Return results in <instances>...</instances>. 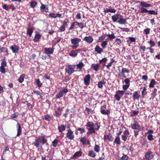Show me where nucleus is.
Instances as JSON below:
<instances>
[{"label": "nucleus", "instance_id": "9b49d317", "mask_svg": "<svg viewBox=\"0 0 160 160\" xmlns=\"http://www.w3.org/2000/svg\"><path fill=\"white\" fill-rule=\"evenodd\" d=\"M62 17V14L60 13L56 14L54 13L51 12L49 14V17L51 18H60Z\"/></svg>", "mask_w": 160, "mask_h": 160}, {"label": "nucleus", "instance_id": "ea45409f", "mask_svg": "<svg viewBox=\"0 0 160 160\" xmlns=\"http://www.w3.org/2000/svg\"><path fill=\"white\" fill-rule=\"evenodd\" d=\"M55 115L57 117H59L61 115V111L60 110V108H58V110L56 111Z\"/></svg>", "mask_w": 160, "mask_h": 160}, {"label": "nucleus", "instance_id": "e433bc0d", "mask_svg": "<svg viewBox=\"0 0 160 160\" xmlns=\"http://www.w3.org/2000/svg\"><path fill=\"white\" fill-rule=\"evenodd\" d=\"M100 127V124L99 123H94V130H98Z\"/></svg>", "mask_w": 160, "mask_h": 160}, {"label": "nucleus", "instance_id": "cd10ccee", "mask_svg": "<svg viewBox=\"0 0 160 160\" xmlns=\"http://www.w3.org/2000/svg\"><path fill=\"white\" fill-rule=\"evenodd\" d=\"M33 30L31 27H29L27 30V34L30 37L33 32Z\"/></svg>", "mask_w": 160, "mask_h": 160}, {"label": "nucleus", "instance_id": "7ed1b4c3", "mask_svg": "<svg viewBox=\"0 0 160 160\" xmlns=\"http://www.w3.org/2000/svg\"><path fill=\"white\" fill-rule=\"evenodd\" d=\"M66 137L69 139L73 140L75 137L73 132L70 129H68L67 132L66 133Z\"/></svg>", "mask_w": 160, "mask_h": 160}, {"label": "nucleus", "instance_id": "3c124183", "mask_svg": "<svg viewBox=\"0 0 160 160\" xmlns=\"http://www.w3.org/2000/svg\"><path fill=\"white\" fill-rule=\"evenodd\" d=\"M35 82L39 87H40L42 85V83L40 82L39 79H36Z\"/></svg>", "mask_w": 160, "mask_h": 160}, {"label": "nucleus", "instance_id": "c9c22d12", "mask_svg": "<svg viewBox=\"0 0 160 160\" xmlns=\"http://www.w3.org/2000/svg\"><path fill=\"white\" fill-rule=\"evenodd\" d=\"M86 126L88 128H90L94 127V123L92 122H88L87 123Z\"/></svg>", "mask_w": 160, "mask_h": 160}, {"label": "nucleus", "instance_id": "412c9836", "mask_svg": "<svg viewBox=\"0 0 160 160\" xmlns=\"http://www.w3.org/2000/svg\"><path fill=\"white\" fill-rule=\"evenodd\" d=\"M116 10L113 8H106L104 9V12L105 13L110 12L111 13H114L116 12Z\"/></svg>", "mask_w": 160, "mask_h": 160}, {"label": "nucleus", "instance_id": "de8ad7c7", "mask_svg": "<svg viewBox=\"0 0 160 160\" xmlns=\"http://www.w3.org/2000/svg\"><path fill=\"white\" fill-rule=\"evenodd\" d=\"M24 77L25 75L22 74L20 76V78L18 79L19 82L20 83L24 81Z\"/></svg>", "mask_w": 160, "mask_h": 160}, {"label": "nucleus", "instance_id": "f8f14e48", "mask_svg": "<svg viewBox=\"0 0 160 160\" xmlns=\"http://www.w3.org/2000/svg\"><path fill=\"white\" fill-rule=\"evenodd\" d=\"M71 42L72 44H78L81 41V39L78 38H74L71 39Z\"/></svg>", "mask_w": 160, "mask_h": 160}, {"label": "nucleus", "instance_id": "5fc2aeb1", "mask_svg": "<svg viewBox=\"0 0 160 160\" xmlns=\"http://www.w3.org/2000/svg\"><path fill=\"white\" fill-rule=\"evenodd\" d=\"M41 140H42V143L43 145L47 141V139L46 138H45V137L44 136L42 137Z\"/></svg>", "mask_w": 160, "mask_h": 160}, {"label": "nucleus", "instance_id": "c756f323", "mask_svg": "<svg viewBox=\"0 0 160 160\" xmlns=\"http://www.w3.org/2000/svg\"><path fill=\"white\" fill-rule=\"evenodd\" d=\"M129 71L128 69L126 68H123L122 69L121 73L123 77L126 78V76L125 75V73H129Z\"/></svg>", "mask_w": 160, "mask_h": 160}, {"label": "nucleus", "instance_id": "09e8293b", "mask_svg": "<svg viewBox=\"0 0 160 160\" xmlns=\"http://www.w3.org/2000/svg\"><path fill=\"white\" fill-rule=\"evenodd\" d=\"M148 42L150 44V48H152L155 46V43L152 40H150L149 41H148Z\"/></svg>", "mask_w": 160, "mask_h": 160}, {"label": "nucleus", "instance_id": "5701e85b", "mask_svg": "<svg viewBox=\"0 0 160 160\" xmlns=\"http://www.w3.org/2000/svg\"><path fill=\"white\" fill-rule=\"evenodd\" d=\"M41 11L43 12H48V8L43 4H42L40 7Z\"/></svg>", "mask_w": 160, "mask_h": 160}, {"label": "nucleus", "instance_id": "338daca9", "mask_svg": "<svg viewBox=\"0 0 160 160\" xmlns=\"http://www.w3.org/2000/svg\"><path fill=\"white\" fill-rule=\"evenodd\" d=\"M119 28L122 31H125L126 32H128L129 31L130 29L128 28Z\"/></svg>", "mask_w": 160, "mask_h": 160}, {"label": "nucleus", "instance_id": "aec40b11", "mask_svg": "<svg viewBox=\"0 0 160 160\" xmlns=\"http://www.w3.org/2000/svg\"><path fill=\"white\" fill-rule=\"evenodd\" d=\"M17 136L18 137L21 135L22 132L21 125L18 123L17 124Z\"/></svg>", "mask_w": 160, "mask_h": 160}, {"label": "nucleus", "instance_id": "dca6fc26", "mask_svg": "<svg viewBox=\"0 0 160 160\" xmlns=\"http://www.w3.org/2000/svg\"><path fill=\"white\" fill-rule=\"evenodd\" d=\"M10 48L12 50L13 52L14 53L17 52L19 49L18 47L15 45L11 46Z\"/></svg>", "mask_w": 160, "mask_h": 160}, {"label": "nucleus", "instance_id": "6ab92c4d", "mask_svg": "<svg viewBox=\"0 0 160 160\" xmlns=\"http://www.w3.org/2000/svg\"><path fill=\"white\" fill-rule=\"evenodd\" d=\"M104 140L105 141H108L109 142L112 141L113 140V138L110 135H105L104 137Z\"/></svg>", "mask_w": 160, "mask_h": 160}, {"label": "nucleus", "instance_id": "680f3d73", "mask_svg": "<svg viewBox=\"0 0 160 160\" xmlns=\"http://www.w3.org/2000/svg\"><path fill=\"white\" fill-rule=\"evenodd\" d=\"M107 60L108 59L106 58H104L99 61V63L101 64L102 62H105L107 61Z\"/></svg>", "mask_w": 160, "mask_h": 160}, {"label": "nucleus", "instance_id": "774afa93", "mask_svg": "<svg viewBox=\"0 0 160 160\" xmlns=\"http://www.w3.org/2000/svg\"><path fill=\"white\" fill-rule=\"evenodd\" d=\"M59 30H60V32H62L64 31L65 30V26L63 25H62L60 27Z\"/></svg>", "mask_w": 160, "mask_h": 160}, {"label": "nucleus", "instance_id": "603ef678", "mask_svg": "<svg viewBox=\"0 0 160 160\" xmlns=\"http://www.w3.org/2000/svg\"><path fill=\"white\" fill-rule=\"evenodd\" d=\"M77 22L75 21L74 22H73L72 23L71 25V27L69 28V29L70 30H72L75 27V26L76 25V24H77Z\"/></svg>", "mask_w": 160, "mask_h": 160}, {"label": "nucleus", "instance_id": "f257e3e1", "mask_svg": "<svg viewBox=\"0 0 160 160\" xmlns=\"http://www.w3.org/2000/svg\"><path fill=\"white\" fill-rule=\"evenodd\" d=\"M138 2L140 4L139 7H140V12L141 13H148L149 14L154 15L157 14V12L153 10H148L147 8L152 7L151 4L144 1H138Z\"/></svg>", "mask_w": 160, "mask_h": 160}, {"label": "nucleus", "instance_id": "f03ea898", "mask_svg": "<svg viewBox=\"0 0 160 160\" xmlns=\"http://www.w3.org/2000/svg\"><path fill=\"white\" fill-rule=\"evenodd\" d=\"M75 67V65H69L67 66L65 68L66 72L69 75H71L74 72L76 71L74 70Z\"/></svg>", "mask_w": 160, "mask_h": 160}, {"label": "nucleus", "instance_id": "8fccbe9b", "mask_svg": "<svg viewBox=\"0 0 160 160\" xmlns=\"http://www.w3.org/2000/svg\"><path fill=\"white\" fill-rule=\"evenodd\" d=\"M76 25H78L79 27L81 29H82L84 27V23L82 22H77Z\"/></svg>", "mask_w": 160, "mask_h": 160}, {"label": "nucleus", "instance_id": "20e7f679", "mask_svg": "<svg viewBox=\"0 0 160 160\" xmlns=\"http://www.w3.org/2000/svg\"><path fill=\"white\" fill-rule=\"evenodd\" d=\"M144 157L146 160H151L153 158V154L151 151L149 150L145 153Z\"/></svg>", "mask_w": 160, "mask_h": 160}, {"label": "nucleus", "instance_id": "72a5a7b5", "mask_svg": "<svg viewBox=\"0 0 160 160\" xmlns=\"http://www.w3.org/2000/svg\"><path fill=\"white\" fill-rule=\"evenodd\" d=\"M88 131L87 132V134L88 135L91 134L92 133H95V131L94 128V127L90 128H87Z\"/></svg>", "mask_w": 160, "mask_h": 160}, {"label": "nucleus", "instance_id": "864d4df0", "mask_svg": "<svg viewBox=\"0 0 160 160\" xmlns=\"http://www.w3.org/2000/svg\"><path fill=\"white\" fill-rule=\"evenodd\" d=\"M80 141L81 142L83 145L85 144L86 143V138L85 137L82 138L80 139Z\"/></svg>", "mask_w": 160, "mask_h": 160}, {"label": "nucleus", "instance_id": "393cba45", "mask_svg": "<svg viewBox=\"0 0 160 160\" xmlns=\"http://www.w3.org/2000/svg\"><path fill=\"white\" fill-rule=\"evenodd\" d=\"M100 65L98 64H92L91 66V68H93L96 71H97L99 69Z\"/></svg>", "mask_w": 160, "mask_h": 160}, {"label": "nucleus", "instance_id": "0eeeda50", "mask_svg": "<svg viewBox=\"0 0 160 160\" xmlns=\"http://www.w3.org/2000/svg\"><path fill=\"white\" fill-rule=\"evenodd\" d=\"M131 127L134 129H137L138 131H142L141 127L137 122H134V123L131 124Z\"/></svg>", "mask_w": 160, "mask_h": 160}, {"label": "nucleus", "instance_id": "473e14b6", "mask_svg": "<svg viewBox=\"0 0 160 160\" xmlns=\"http://www.w3.org/2000/svg\"><path fill=\"white\" fill-rule=\"evenodd\" d=\"M75 66L76 67H77L76 68V69H79L81 70L82 68L84 66V65L82 62H80L78 64Z\"/></svg>", "mask_w": 160, "mask_h": 160}, {"label": "nucleus", "instance_id": "6e6d98bb", "mask_svg": "<svg viewBox=\"0 0 160 160\" xmlns=\"http://www.w3.org/2000/svg\"><path fill=\"white\" fill-rule=\"evenodd\" d=\"M146 88L145 87L143 88V89L142 92V97H144V95L147 94Z\"/></svg>", "mask_w": 160, "mask_h": 160}, {"label": "nucleus", "instance_id": "69168bd1", "mask_svg": "<svg viewBox=\"0 0 160 160\" xmlns=\"http://www.w3.org/2000/svg\"><path fill=\"white\" fill-rule=\"evenodd\" d=\"M115 42L118 45H120L122 43L121 40L119 38H117L115 40Z\"/></svg>", "mask_w": 160, "mask_h": 160}, {"label": "nucleus", "instance_id": "79ce46f5", "mask_svg": "<svg viewBox=\"0 0 160 160\" xmlns=\"http://www.w3.org/2000/svg\"><path fill=\"white\" fill-rule=\"evenodd\" d=\"M94 150L96 152H98L100 150V146L98 145L95 144L94 148Z\"/></svg>", "mask_w": 160, "mask_h": 160}, {"label": "nucleus", "instance_id": "13d9d810", "mask_svg": "<svg viewBox=\"0 0 160 160\" xmlns=\"http://www.w3.org/2000/svg\"><path fill=\"white\" fill-rule=\"evenodd\" d=\"M150 29L149 28H147L144 30V32L146 35H147L150 33Z\"/></svg>", "mask_w": 160, "mask_h": 160}, {"label": "nucleus", "instance_id": "37998d69", "mask_svg": "<svg viewBox=\"0 0 160 160\" xmlns=\"http://www.w3.org/2000/svg\"><path fill=\"white\" fill-rule=\"evenodd\" d=\"M59 142V140L57 139H55L52 142V146L54 147H56L58 143Z\"/></svg>", "mask_w": 160, "mask_h": 160}, {"label": "nucleus", "instance_id": "4be33fe9", "mask_svg": "<svg viewBox=\"0 0 160 160\" xmlns=\"http://www.w3.org/2000/svg\"><path fill=\"white\" fill-rule=\"evenodd\" d=\"M120 15L119 14H115L112 16V19L113 22H115L120 18Z\"/></svg>", "mask_w": 160, "mask_h": 160}, {"label": "nucleus", "instance_id": "4468645a", "mask_svg": "<svg viewBox=\"0 0 160 160\" xmlns=\"http://www.w3.org/2000/svg\"><path fill=\"white\" fill-rule=\"evenodd\" d=\"M117 22L120 24H125L126 23V19L124 18L123 16L121 15L120 16L119 20Z\"/></svg>", "mask_w": 160, "mask_h": 160}, {"label": "nucleus", "instance_id": "2eb2a0df", "mask_svg": "<svg viewBox=\"0 0 160 160\" xmlns=\"http://www.w3.org/2000/svg\"><path fill=\"white\" fill-rule=\"evenodd\" d=\"M46 54L48 55L52 54L54 52V49L52 48H44Z\"/></svg>", "mask_w": 160, "mask_h": 160}, {"label": "nucleus", "instance_id": "58836bf2", "mask_svg": "<svg viewBox=\"0 0 160 160\" xmlns=\"http://www.w3.org/2000/svg\"><path fill=\"white\" fill-rule=\"evenodd\" d=\"M156 83V81L154 79H152L149 85V87L150 88H153Z\"/></svg>", "mask_w": 160, "mask_h": 160}, {"label": "nucleus", "instance_id": "b1692460", "mask_svg": "<svg viewBox=\"0 0 160 160\" xmlns=\"http://www.w3.org/2000/svg\"><path fill=\"white\" fill-rule=\"evenodd\" d=\"M106 83L105 79H102L101 81L98 82L97 85L98 88H102L103 87V85L105 84Z\"/></svg>", "mask_w": 160, "mask_h": 160}, {"label": "nucleus", "instance_id": "0e129e2a", "mask_svg": "<svg viewBox=\"0 0 160 160\" xmlns=\"http://www.w3.org/2000/svg\"><path fill=\"white\" fill-rule=\"evenodd\" d=\"M128 158V157L126 155H123L121 158V160H127Z\"/></svg>", "mask_w": 160, "mask_h": 160}, {"label": "nucleus", "instance_id": "7c9ffc66", "mask_svg": "<svg viewBox=\"0 0 160 160\" xmlns=\"http://www.w3.org/2000/svg\"><path fill=\"white\" fill-rule=\"evenodd\" d=\"M88 156L92 158L95 157L96 156V154L93 150H90L88 152Z\"/></svg>", "mask_w": 160, "mask_h": 160}, {"label": "nucleus", "instance_id": "e2e57ef3", "mask_svg": "<svg viewBox=\"0 0 160 160\" xmlns=\"http://www.w3.org/2000/svg\"><path fill=\"white\" fill-rule=\"evenodd\" d=\"M0 71L2 73H5V70L4 67L3 66H1L0 67Z\"/></svg>", "mask_w": 160, "mask_h": 160}, {"label": "nucleus", "instance_id": "052dcab7", "mask_svg": "<svg viewBox=\"0 0 160 160\" xmlns=\"http://www.w3.org/2000/svg\"><path fill=\"white\" fill-rule=\"evenodd\" d=\"M138 113L139 112L138 111H133L132 112V113L131 114V115L132 117L134 116L137 115Z\"/></svg>", "mask_w": 160, "mask_h": 160}, {"label": "nucleus", "instance_id": "bf43d9fd", "mask_svg": "<svg viewBox=\"0 0 160 160\" xmlns=\"http://www.w3.org/2000/svg\"><path fill=\"white\" fill-rule=\"evenodd\" d=\"M147 138L150 141H152L154 139L153 136L152 134H150L148 135L147 136Z\"/></svg>", "mask_w": 160, "mask_h": 160}, {"label": "nucleus", "instance_id": "4d7b16f0", "mask_svg": "<svg viewBox=\"0 0 160 160\" xmlns=\"http://www.w3.org/2000/svg\"><path fill=\"white\" fill-rule=\"evenodd\" d=\"M107 36L109 38L110 40H112L115 38V36L114 33L111 34H108L107 35Z\"/></svg>", "mask_w": 160, "mask_h": 160}, {"label": "nucleus", "instance_id": "39448f33", "mask_svg": "<svg viewBox=\"0 0 160 160\" xmlns=\"http://www.w3.org/2000/svg\"><path fill=\"white\" fill-rule=\"evenodd\" d=\"M125 92L124 91L119 90L117 92L116 94H115L114 97L115 99L118 101L120 100L121 97L123 95Z\"/></svg>", "mask_w": 160, "mask_h": 160}, {"label": "nucleus", "instance_id": "c85d7f7f", "mask_svg": "<svg viewBox=\"0 0 160 160\" xmlns=\"http://www.w3.org/2000/svg\"><path fill=\"white\" fill-rule=\"evenodd\" d=\"M82 152L81 150H80L78 152H76L73 155V158H76L78 157H80L81 156Z\"/></svg>", "mask_w": 160, "mask_h": 160}, {"label": "nucleus", "instance_id": "6e6552de", "mask_svg": "<svg viewBox=\"0 0 160 160\" xmlns=\"http://www.w3.org/2000/svg\"><path fill=\"white\" fill-rule=\"evenodd\" d=\"M91 76L88 74L84 77L83 80L84 84L86 86H88L90 83Z\"/></svg>", "mask_w": 160, "mask_h": 160}, {"label": "nucleus", "instance_id": "f704fd0d", "mask_svg": "<svg viewBox=\"0 0 160 160\" xmlns=\"http://www.w3.org/2000/svg\"><path fill=\"white\" fill-rule=\"evenodd\" d=\"M114 143L117 145H120V139L119 137H116L114 140Z\"/></svg>", "mask_w": 160, "mask_h": 160}, {"label": "nucleus", "instance_id": "9d476101", "mask_svg": "<svg viewBox=\"0 0 160 160\" xmlns=\"http://www.w3.org/2000/svg\"><path fill=\"white\" fill-rule=\"evenodd\" d=\"M83 40L89 44H91L93 42V39L91 36H86L84 38Z\"/></svg>", "mask_w": 160, "mask_h": 160}, {"label": "nucleus", "instance_id": "a878e982", "mask_svg": "<svg viewBox=\"0 0 160 160\" xmlns=\"http://www.w3.org/2000/svg\"><path fill=\"white\" fill-rule=\"evenodd\" d=\"M140 95H139L137 91H135L133 94V99H138L140 97Z\"/></svg>", "mask_w": 160, "mask_h": 160}, {"label": "nucleus", "instance_id": "ddd939ff", "mask_svg": "<svg viewBox=\"0 0 160 160\" xmlns=\"http://www.w3.org/2000/svg\"><path fill=\"white\" fill-rule=\"evenodd\" d=\"M41 142V139L39 138H37L35 139V141L33 142V144L37 148H38L39 147Z\"/></svg>", "mask_w": 160, "mask_h": 160}, {"label": "nucleus", "instance_id": "49530a36", "mask_svg": "<svg viewBox=\"0 0 160 160\" xmlns=\"http://www.w3.org/2000/svg\"><path fill=\"white\" fill-rule=\"evenodd\" d=\"M37 4V2L34 1H31L30 3V6L32 8H34Z\"/></svg>", "mask_w": 160, "mask_h": 160}, {"label": "nucleus", "instance_id": "a211bd4d", "mask_svg": "<svg viewBox=\"0 0 160 160\" xmlns=\"http://www.w3.org/2000/svg\"><path fill=\"white\" fill-rule=\"evenodd\" d=\"M94 50L95 52H97V53L99 54H101L103 51V49L98 45L96 46Z\"/></svg>", "mask_w": 160, "mask_h": 160}, {"label": "nucleus", "instance_id": "4c0bfd02", "mask_svg": "<svg viewBox=\"0 0 160 160\" xmlns=\"http://www.w3.org/2000/svg\"><path fill=\"white\" fill-rule=\"evenodd\" d=\"M108 45V42L106 41H103L101 43V46L102 47L105 49L106 48L107 46Z\"/></svg>", "mask_w": 160, "mask_h": 160}, {"label": "nucleus", "instance_id": "1a4fd4ad", "mask_svg": "<svg viewBox=\"0 0 160 160\" xmlns=\"http://www.w3.org/2000/svg\"><path fill=\"white\" fill-rule=\"evenodd\" d=\"M124 82L125 83V85H124L122 86V88L124 90H126L129 88L130 85V80L128 78H126Z\"/></svg>", "mask_w": 160, "mask_h": 160}, {"label": "nucleus", "instance_id": "c03bdc74", "mask_svg": "<svg viewBox=\"0 0 160 160\" xmlns=\"http://www.w3.org/2000/svg\"><path fill=\"white\" fill-rule=\"evenodd\" d=\"M44 117L45 120L48 121H50L51 119V116L48 114L45 115Z\"/></svg>", "mask_w": 160, "mask_h": 160}, {"label": "nucleus", "instance_id": "f3484780", "mask_svg": "<svg viewBox=\"0 0 160 160\" xmlns=\"http://www.w3.org/2000/svg\"><path fill=\"white\" fill-rule=\"evenodd\" d=\"M106 107V106L104 105L102 107L100 108L101 109V113L103 115H109L110 112V111L108 110H105L103 109H102L103 108H105Z\"/></svg>", "mask_w": 160, "mask_h": 160}, {"label": "nucleus", "instance_id": "bb28decb", "mask_svg": "<svg viewBox=\"0 0 160 160\" xmlns=\"http://www.w3.org/2000/svg\"><path fill=\"white\" fill-rule=\"evenodd\" d=\"M41 35L39 34H36L34 36V38L33 39V41L34 42H38L39 39L41 38Z\"/></svg>", "mask_w": 160, "mask_h": 160}, {"label": "nucleus", "instance_id": "423d86ee", "mask_svg": "<svg viewBox=\"0 0 160 160\" xmlns=\"http://www.w3.org/2000/svg\"><path fill=\"white\" fill-rule=\"evenodd\" d=\"M68 91V89L64 88L60 92L57 94L56 95V98H60L63 96V95H66L67 92Z\"/></svg>", "mask_w": 160, "mask_h": 160}, {"label": "nucleus", "instance_id": "a19ab883", "mask_svg": "<svg viewBox=\"0 0 160 160\" xmlns=\"http://www.w3.org/2000/svg\"><path fill=\"white\" fill-rule=\"evenodd\" d=\"M69 55L72 57H75L77 55V53L75 51L72 50L69 53Z\"/></svg>", "mask_w": 160, "mask_h": 160}, {"label": "nucleus", "instance_id": "2f4dec72", "mask_svg": "<svg viewBox=\"0 0 160 160\" xmlns=\"http://www.w3.org/2000/svg\"><path fill=\"white\" fill-rule=\"evenodd\" d=\"M66 126L63 125H61L58 127V130L60 132H62V131L65 130Z\"/></svg>", "mask_w": 160, "mask_h": 160}, {"label": "nucleus", "instance_id": "a18cd8bd", "mask_svg": "<svg viewBox=\"0 0 160 160\" xmlns=\"http://www.w3.org/2000/svg\"><path fill=\"white\" fill-rule=\"evenodd\" d=\"M3 8L5 10L8 11L10 8V5H8L6 4H3L2 6Z\"/></svg>", "mask_w": 160, "mask_h": 160}]
</instances>
